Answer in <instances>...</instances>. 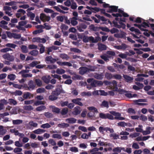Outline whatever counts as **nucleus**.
I'll list each match as a JSON object with an SVG mask.
<instances>
[{
  "mask_svg": "<svg viewBox=\"0 0 154 154\" xmlns=\"http://www.w3.org/2000/svg\"><path fill=\"white\" fill-rule=\"evenodd\" d=\"M100 29L101 30L103 31L108 32H109V29L106 27L100 26Z\"/></svg>",
  "mask_w": 154,
  "mask_h": 154,
  "instance_id": "13d9d810",
  "label": "nucleus"
},
{
  "mask_svg": "<svg viewBox=\"0 0 154 154\" xmlns=\"http://www.w3.org/2000/svg\"><path fill=\"white\" fill-rule=\"evenodd\" d=\"M5 133V130L3 129L2 126H0V135H3Z\"/></svg>",
  "mask_w": 154,
  "mask_h": 154,
  "instance_id": "4d7b16f0",
  "label": "nucleus"
},
{
  "mask_svg": "<svg viewBox=\"0 0 154 154\" xmlns=\"http://www.w3.org/2000/svg\"><path fill=\"white\" fill-rule=\"evenodd\" d=\"M128 69L129 71H132L134 72L135 70V69L134 67L130 65L128 66Z\"/></svg>",
  "mask_w": 154,
  "mask_h": 154,
  "instance_id": "680f3d73",
  "label": "nucleus"
},
{
  "mask_svg": "<svg viewBox=\"0 0 154 154\" xmlns=\"http://www.w3.org/2000/svg\"><path fill=\"white\" fill-rule=\"evenodd\" d=\"M68 111L67 108L63 109L61 111H60V113L62 115H65L67 114Z\"/></svg>",
  "mask_w": 154,
  "mask_h": 154,
  "instance_id": "c756f323",
  "label": "nucleus"
},
{
  "mask_svg": "<svg viewBox=\"0 0 154 154\" xmlns=\"http://www.w3.org/2000/svg\"><path fill=\"white\" fill-rule=\"evenodd\" d=\"M118 7L114 5H111L109 8L106 10V12L109 13H112L114 12L118 11Z\"/></svg>",
  "mask_w": 154,
  "mask_h": 154,
  "instance_id": "20e7f679",
  "label": "nucleus"
},
{
  "mask_svg": "<svg viewBox=\"0 0 154 154\" xmlns=\"http://www.w3.org/2000/svg\"><path fill=\"white\" fill-rule=\"evenodd\" d=\"M29 87H28V90H32L35 88V85L34 84L32 80L29 81L28 83Z\"/></svg>",
  "mask_w": 154,
  "mask_h": 154,
  "instance_id": "9b49d317",
  "label": "nucleus"
},
{
  "mask_svg": "<svg viewBox=\"0 0 154 154\" xmlns=\"http://www.w3.org/2000/svg\"><path fill=\"white\" fill-rule=\"evenodd\" d=\"M20 48L23 53H26L28 52V49L26 46L24 45H22L21 46Z\"/></svg>",
  "mask_w": 154,
  "mask_h": 154,
  "instance_id": "b1692460",
  "label": "nucleus"
},
{
  "mask_svg": "<svg viewBox=\"0 0 154 154\" xmlns=\"http://www.w3.org/2000/svg\"><path fill=\"white\" fill-rule=\"evenodd\" d=\"M70 150L72 152H75L78 151V148L75 146H72L70 148Z\"/></svg>",
  "mask_w": 154,
  "mask_h": 154,
  "instance_id": "6e6d98bb",
  "label": "nucleus"
},
{
  "mask_svg": "<svg viewBox=\"0 0 154 154\" xmlns=\"http://www.w3.org/2000/svg\"><path fill=\"white\" fill-rule=\"evenodd\" d=\"M72 78L73 80H75L76 79L81 80L82 78V77L81 76L77 75L75 73L72 76Z\"/></svg>",
  "mask_w": 154,
  "mask_h": 154,
  "instance_id": "a878e982",
  "label": "nucleus"
},
{
  "mask_svg": "<svg viewBox=\"0 0 154 154\" xmlns=\"http://www.w3.org/2000/svg\"><path fill=\"white\" fill-rule=\"evenodd\" d=\"M23 97L25 99H27L28 98L30 99L31 97H33V95L29 92H27L23 94Z\"/></svg>",
  "mask_w": 154,
  "mask_h": 154,
  "instance_id": "f8f14e48",
  "label": "nucleus"
},
{
  "mask_svg": "<svg viewBox=\"0 0 154 154\" xmlns=\"http://www.w3.org/2000/svg\"><path fill=\"white\" fill-rule=\"evenodd\" d=\"M101 105L107 108H109V103L107 101L105 100H103L102 102Z\"/></svg>",
  "mask_w": 154,
  "mask_h": 154,
  "instance_id": "de8ad7c7",
  "label": "nucleus"
},
{
  "mask_svg": "<svg viewBox=\"0 0 154 154\" xmlns=\"http://www.w3.org/2000/svg\"><path fill=\"white\" fill-rule=\"evenodd\" d=\"M45 102L44 101L36 100L34 103V104L35 105L37 106L40 105H44L45 104Z\"/></svg>",
  "mask_w": 154,
  "mask_h": 154,
  "instance_id": "58836bf2",
  "label": "nucleus"
},
{
  "mask_svg": "<svg viewBox=\"0 0 154 154\" xmlns=\"http://www.w3.org/2000/svg\"><path fill=\"white\" fill-rule=\"evenodd\" d=\"M8 103L11 105H15L17 104V101L12 99H9L8 100Z\"/></svg>",
  "mask_w": 154,
  "mask_h": 154,
  "instance_id": "5701e85b",
  "label": "nucleus"
},
{
  "mask_svg": "<svg viewBox=\"0 0 154 154\" xmlns=\"http://www.w3.org/2000/svg\"><path fill=\"white\" fill-rule=\"evenodd\" d=\"M27 23L26 20L21 21L18 23L19 25L18 26H22L26 25Z\"/></svg>",
  "mask_w": 154,
  "mask_h": 154,
  "instance_id": "5fc2aeb1",
  "label": "nucleus"
},
{
  "mask_svg": "<svg viewBox=\"0 0 154 154\" xmlns=\"http://www.w3.org/2000/svg\"><path fill=\"white\" fill-rule=\"evenodd\" d=\"M61 93V90L60 88H56L55 90L52 91V94L57 97Z\"/></svg>",
  "mask_w": 154,
  "mask_h": 154,
  "instance_id": "f3484780",
  "label": "nucleus"
},
{
  "mask_svg": "<svg viewBox=\"0 0 154 154\" xmlns=\"http://www.w3.org/2000/svg\"><path fill=\"white\" fill-rule=\"evenodd\" d=\"M82 99L81 98H76L72 100V102L74 104L78 105L80 106H83V104L80 101Z\"/></svg>",
  "mask_w": 154,
  "mask_h": 154,
  "instance_id": "0eeeda50",
  "label": "nucleus"
},
{
  "mask_svg": "<svg viewBox=\"0 0 154 154\" xmlns=\"http://www.w3.org/2000/svg\"><path fill=\"white\" fill-rule=\"evenodd\" d=\"M16 75L14 74H11L8 75V78L10 80L13 81L16 78Z\"/></svg>",
  "mask_w": 154,
  "mask_h": 154,
  "instance_id": "ea45409f",
  "label": "nucleus"
},
{
  "mask_svg": "<svg viewBox=\"0 0 154 154\" xmlns=\"http://www.w3.org/2000/svg\"><path fill=\"white\" fill-rule=\"evenodd\" d=\"M39 46L40 47L39 49V52L40 53L42 54L45 51V47L42 44H40L39 45Z\"/></svg>",
  "mask_w": 154,
  "mask_h": 154,
  "instance_id": "4c0bfd02",
  "label": "nucleus"
},
{
  "mask_svg": "<svg viewBox=\"0 0 154 154\" xmlns=\"http://www.w3.org/2000/svg\"><path fill=\"white\" fill-rule=\"evenodd\" d=\"M87 82L88 83H91L90 85L92 87H95L98 86H101L103 83L100 81H97L92 78L88 79Z\"/></svg>",
  "mask_w": 154,
  "mask_h": 154,
  "instance_id": "f257e3e1",
  "label": "nucleus"
},
{
  "mask_svg": "<svg viewBox=\"0 0 154 154\" xmlns=\"http://www.w3.org/2000/svg\"><path fill=\"white\" fill-rule=\"evenodd\" d=\"M148 23V22L146 23L144 21L142 22V23L141 24V26L145 28L146 27H149V26Z\"/></svg>",
  "mask_w": 154,
  "mask_h": 154,
  "instance_id": "bf43d9fd",
  "label": "nucleus"
},
{
  "mask_svg": "<svg viewBox=\"0 0 154 154\" xmlns=\"http://www.w3.org/2000/svg\"><path fill=\"white\" fill-rule=\"evenodd\" d=\"M86 8L91 11L93 13H95L96 12H98L100 11V8L96 7L93 8L89 6H87Z\"/></svg>",
  "mask_w": 154,
  "mask_h": 154,
  "instance_id": "1a4fd4ad",
  "label": "nucleus"
},
{
  "mask_svg": "<svg viewBox=\"0 0 154 154\" xmlns=\"http://www.w3.org/2000/svg\"><path fill=\"white\" fill-rule=\"evenodd\" d=\"M23 94L22 91L20 90H16L15 92L12 93V94L15 96H20Z\"/></svg>",
  "mask_w": 154,
  "mask_h": 154,
  "instance_id": "c9c22d12",
  "label": "nucleus"
},
{
  "mask_svg": "<svg viewBox=\"0 0 154 154\" xmlns=\"http://www.w3.org/2000/svg\"><path fill=\"white\" fill-rule=\"evenodd\" d=\"M5 46L11 48H15L17 46L15 44L9 43L7 44Z\"/></svg>",
  "mask_w": 154,
  "mask_h": 154,
  "instance_id": "a18cd8bd",
  "label": "nucleus"
},
{
  "mask_svg": "<svg viewBox=\"0 0 154 154\" xmlns=\"http://www.w3.org/2000/svg\"><path fill=\"white\" fill-rule=\"evenodd\" d=\"M27 16L30 17V19L31 20H33L35 16V14L31 12L28 13Z\"/></svg>",
  "mask_w": 154,
  "mask_h": 154,
  "instance_id": "7c9ffc66",
  "label": "nucleus"
},
{
  "mask_svg": "<svg viewBox=\"0 0 154 154\" xmlns=\"http://www.w3.org/2000/svg\"><path fill=\"white\" fill-rule=\"evenodd\" d=\"M71 51H73L75 53H80L81 52L80 50L76 48H71L70 49Z\"/></svg>",
  "mask_w": 154,
  "mask_h": 154,
  "instance_id": "72a5a7b5",
  "label": "nucleus"
},
{
  "mask_svg": "<svg viewBox=\"0 0 154 154\" xmlns=\"http://www.w3.org/2000/svg\"><path fill=\"white\" fill-rule=\"evenodd\" d=\"M110 136L112 137L114 140L117 139L119 138V135L113 133L110 134Z\"/></svg>",
  "mask_w": 154,
  "mask_h": 154,
  "instance_id": "e2e57ef3",
  "label": "nucleus"
},
{
  "mask_svg": "<svg viewBox=\"0 0 154 154\" xmlns=\"http://www.w3.org/2000/svg\"><path fill=\"white\" fill-rule=\"evenodd\" d=\"M97 45L98 49L100 51H102L106 49L107 47L104 44L101 43H98Z\"/></svg>",
  "mask_w": 154,
  "mask_h": 154,
  "instance_id": "9d476101",
  "label": "nucleus"
},
{
  "mask_svg": "<svg viewBox=\"0 0 154 154\" xmlns=\"http://www.w3.org/2000/svg\"><path fill=\"white\" fill-rule=\"evenodd\" d=\"M81 96L85 97V96H91V92H83L81 93Z\"/></svg>",
  "mask_w": 154,
  "mask_h": 154,
  "instance_id": "79ce46f5",
  "label": "nucleus"
},
{
  "mask_svg": "<svg viewBox=\"0 0 154 154\" xmlns=\"http://www.w3.org/2000/svg\"><path fill=\"white\" fill-rule=\"evenodd\" d=\"M38 51L36 50H33L31 51L29 53V54H30L34 56H36L38 54Z\"/></svg>",
  "mask_w": 154,
  "mask_h": 154,
  "instance_id": "c85d7f7f",
  "label": "nucleus"
},
{
  "mask_svg": "<svg viewBox=\"0 0 154 154\" xmlns=\"http://www.w3.org/2000/svg\"><path fill=\"white\" fill-rule=\"evenodd\" d=\"M69 124L64 123L59 124L57 125L58 127L60 128H65L69 127Z\"/></svg>",
  "mask_w": 154,
  "mask_h": 154,
  "instance_id": "aec40b11",
  "label": "nucleus"
},
{
  "mask_svg": "<svg viewBox=\"0 0 154 154\" xmlns=\"http://www.w3.org/2000/svg\"><path fill=\"white\" fill-rule=\"evenodd\" d=\"M99 117L102 119H108L112 120L114 119L113 116L112 115L109 113L105 114L103 113H100L99 114Z\"/></svg>",
  "mask_w": 154,
  "mask_h": 154,
  "instance_id": "f03ea898",
  "label": "nucleus"
},
{
  "mask_svg": "<svg viewBox=\"0 0 154 154\" xmlns=\"http://www.w3.org/2000/svg\"><path fill=\"white\" fill-rule=\"evenodd\" d=\"M78 19V18H76L75 17H72L70 18V23L73 26L76 25L78 23V22L77 21Z\"/></svg>",
  "mask_w": 154,
  "mask_h": 154,
  "instance_id": "ddd939ff",
  "label": "nucleus"
},
{
  "mask_svg": "<svg viewBox=\"0 0 154 154\" xmlns=\"http://www.w3.org/2000/svg\"><path fill=\"white\" fill-rule=\"evenodd\" d=\"M105 76L106 78L108 80L112 79L113 76V75L111 73L107 72L105 73Z\"/></svg>",
  "mask_w": 154,
  "mask_h": 154,
  "instance_id": "cd10ccee",
  "label": "nucleus"
},
{
  "mask_svg": "<svg viewBox=\"0 0 154 154\" xmlns=\"http://www.w3.org/2000/svg\"><path fill=\"white\" fill-rule=\"evenodd\" d=\"M45 61L47 63H55L56 60L55 59L53 58L51 56H48L45 58Z\"/></svg>",
  "mask_w": 154,
  "mask_h": 154,
  "instance_id": "39448f33",
  "label": "nucleus"
},
{
  "mask_svg": "<svg viewBox=\"0 0 154 154\" xmlns=\"http://www.w3.org/2000/svg\"><path fill=\"white\" fill-rule=\"evenodd\" d=\"M52 137L54 138H57L58 139H61L62 138L61 135L58 134H53L52 136Z\"/></svg>",
  "mask_w": 154,
  "mask_h": 154,
  "instance_id": "8fccbe9b",
  "label": "nucleus"
},
{
  "mask_svg": "<svg viewBox=\"0 0 154 154\" xmlns=\"http://www.w3.org/2000/svg\"><path fill=\"white\" fill-rule=\"evenodd\" d=\"M35 82L38 86L40 87L42 86V81L39 79H36Z\"/></svg>",
  "mask_w": 154,
  "mask_h": 154,
  "instance_id": "3c124183",
  "label": "nucleus"
},
{
  "mask_svg": "<svg viewBox=\"0 0 154 154\" xmlns=\"http://www.w3.org/2000/svg\"><path fill=\"white\" fill-rule=\"evenodd\" d=\"M88 68L86 67H81L79 68V73L83 75L88 72Z\"/></svg>",
  "mask_w": 154,
  "mask_h": 154,
  "instance_id": "6e6552de",
  "label": "nucleus"
},
{
  "mask_svg": "<svg viewBox=\"0 0 154 154\" xmlns=\"http://www.w3.org/2000/svg\"><path fill=\"white\" fill-rule=\"evenodd\" d=\"M89 41L91 42L92 43H97L98 40L96 39H95L92 36H90L89 37Z\"/></svg>",
  "mask_w": 154,
  "mask_h": 154,
  "instance_id": "49530a36",
  "label": "nucleus"
},
{
  "mask_svg": "<svg viewBox=\"0 0 154 154\" xmlns=\"http://www.w3.org/2000/svg\"><path fill=\"white\" fill-rule=\"evenodd\" d=\"M45 131V130L38 128L34 131L33 132L35 134H40Z\"/></svg>",
  "mask_w": 154,
  "mask_h": 154,
  "instance_id": "412c9836",
  "label": "nucleus"
},
{
  "mask_svg": "<svg viewBox=\"0 0 154 154\" xmlns=\"http://www.w3.org/2000/svg\"><path fill=\"white\" fill-rule=\"evenodd\" d=\"M44 11L46 13H51L54 12V11L48 8H45L44 9Z\"/></svg>",
  "mask_w": 154,
  "mask_h": 154,
  "instance_id": "052dcab7",
  "label": "nucleus"
},
{
  "mask_svg": "<svg viewBox=\"0 0 154 154\" xmlns=\"http://www.w3.org/2000/svg\"><path fill=\"white\" fill-rule=\"evenodd\" d=\"M90 27L91 29L94 31H98L100 29V27L95 26L93 24L90 26Z\"/></svg>",
  "mask_w": 154,
  "mask_h": 154,
  "instance_id": "393cba45",
  "label": "nucleus"
},
{
  "mask_svg": "<svg viewBox=\"0 0 154 154\" xmlns=\"http://www.w3.org/2000/svg\"><path fill=\"white\" fill-rule=\"evenodd\" d=\"M121 147H116L112 149V151L113 152H117L118 153L121 152Z\"/></svg>",
  "mask_w": 154,
  "mask_h": 154,
  "instance_id": "603ef678",
  "label": "nucleus"
},
{
  "mask_svg": "<svg viewBox=\"0 0 154 154\" xmlns=\"http://www.w3.org/2000/svg\"><path fill=\"white\" fill-rule=\"evenodd\" d=\"M10 132L11 133H14L15 135H18L19 134L18 131L15 129H11Z\"/></svg>",
  "mask_w": 154,
  "mask_h": 154,
  "instance_id": "864d4df0",
  "label": "nucleus"
},
{
  "mask_svg": "<svg viewBox=\"0 0 154 154\" xmlns=\"http://www.w3.org/2000/svg\"><path fill=\"white\" fill-rule=\"evenodd\" d=\"M57 97L55 95L52 94L50 95L49 97V99L51 101H54L56 100L57 99Z\"/></svg>",
  "mask_w": 154,
  "mask_h": 154,
  "instance_id": "a19ab883",
  "label": "nucleus"
},
{
  "mask_svg": "<svg viewBox=\"0 0 154 154\" xmlns=\"http://www.w3.org/2000/svg\"><path fill=\"white\" fill-rule=\"evenodd\" d=\"M88 109L89 110L94 111L93 112H94L98 113V112L97 109V108L91 106L88 108Z\"/></svg>",
  "mask_w": 154,
  "mask_h": 154,
  "instance_id": "09e8293b",
  "label": "nucleus"
},
{
  "mask_svg": "<svg viewBox=\"0 0 154 154\" xmlns=\"http://www.w3.org/2000/svg\"><path fill=\"white\" fill-rule=\"evenodd\" d=\"M66 121L69 124L75 123L76 122V119L73 118H70L66 119Z\"/></svg>",
  "mask_w": 154,
  "mask_h": 154,
  "instance_id": "6ab92c4d",
  "label": "nucleus"
},
{
  "mask_svg": "<svg viewBox=\"0 0 154 154\" xmlns=\"http://www.w3.org/2000/svg\"><path fill=\"white\" fill-rule=\"evenodd\" d=\"M60 63L59 65L61 66H71L72 64L69 62H58V63Z\"/></svg>",
  "mask_w": 154,
  "mask_h": 154,
  "instance_id": "4be33fe9",
  "label": "nucleus"
},
{
  "mask_svg": "<svg viewBox=\"0 0 154 154\" xmlns=\"http://www.w3.org/2000/svg\"><path fill=\"white\" fill-rule=\"evenodd\" d=\"M94 77L97 79H102L103 78V75L102 73L99 74L97 73H95L94 75Z\"/></svg>",
  "mask_w": 154,
  "mask_h": 154,
  "instance_id": "a211bd4d",
  "label": "nucleus"
},
{
  "mask_svg": "<svg viewBox=\"0 0 154 154\" xmlns=\"http://www.w3.org/2000/svg\"><path fill=\"white\" fill-rule=\"evenodd\" d=\"M51 79V77L49 75H48L47 76H44L42 78V80L46 84H48L49 83Z\"/></svg>",
  "mask_w": 154,
  "mask_h": 154,
  "instance_id": "4468645a",
  "label": "nucleus"
},
{
  "mask_svg": "<svg viewBox=\"0 0 154 154\" xmlns=\"http://www.w3.org/2000/svg\"><path fill=\"white\" fill-rule=\"evenodd\" d=\"M22 151V149L21 148L17 147L15 148L14 150V152L15 153H17L21 152Z\"/></svg>",
  "mask_w": 154,
  "mask_h": 154,
  "instance_id": "0e129e2a",
  "label": "nucleus"
},
{
  "mask_svg": "<svg viewBox=\"0 0 154 154\" xmlns=\"http://www.w3.org/2000/svg\"><path fill=\"white\" fill-rule=\"evenodd\" d=\"M50 108L52 109V111L53 112L57 114L60 113V109L58 108L53 106H51Z\"/></svg>",
  "mask_w": 154,
  "mask_h": 154,
  "instance_id": "2eb2a0df",
  "label": "nucleus"
},
{
  "mask_svg": "<svg viewBox=\"0 0 154 154\" xmlns=\"http://www.w3.org/2000/svg\"><path fill=\"white\" fill-rule=\"evenodd\" d=\"M38 62L37 61H34L29 63V66L31 67H34L35 66H36Z\"/></svg>",
  "mask_w": 154,
  "mask_h": 154,
  "instance_id": "338daca9",
  "label": "nucleus"
},
{
  "mask_svg": "<svg viewBox=\"0 0 154 154\" xmlns=\"http://www.w3.org/2000/svg\"><path fill=\"white\" fill-rule=\"evenodd\" d=\"M51 127V125L48 123L42 124L41 126V127L43 128H48Z\"/></svg>",
  "mask_w": 154,
  "mask_h": 154,
  "instance_id": "c03bdc74",
  "label": "nucleus"
},
{
  "mask_svg": "<svg viewBox=\"0 0 154 154\" xmlns=\"http://www.w3.org/2000/svg\"><path fill=\"white\" fill-rule=\"evenodd\" d=\"M46 108L45 106L44 105H41L36 108V110L38 111H41L44 110Z\"/></svg>",
  "mask_w": 154,
  "mask_h": 154,
  "instance_id": "2f4dec72",
  "label": "nucleus"
},
{
  "mask_svg": "<svg viewBox=\"0 0 154 154\" xmlns=\"http://www.w3.org/2000/svg\"><path fill=\"white\" fill-rule=\"evenodd\" d=\"M65 72V70L62 69H58L56 70V73L59 74H62L64 73Z\"/></svg>",
  "mask_w": 154,
  "mask_h": 154,
  "instance_id": "37998d69",
  "label": "nucleus"
},
{
  "mask_svg": "<svg viewBox=\"0 0 154 154\" xmlns=\"http://www.w3.org/2000/svg\"><path fill=\"white\" fill-rule=\"evenodd\" d=\"M151 129V128L149 127H148L146 128V130L144 131L143 132V135H147L149 134L150 133V130Z\"/></svg>",
  "mask_w": 154,
  "mask_h": 154,
  "instance_id": "f704fd0d",
  "label": "nucleus"
},
{
  "mask_svg": "<svg viewBox=\"0 0 154 154\" xmlns=\"http://www.w3.org/2000/svg\"><path fill=\"white\" fill-rule=\"evenodd\" d=\"M78 129L85 132L87 131L86 128L84 126H80L78 127Z\"/></svg>",
  "mask_w": 154,
  "mask_h": 154,
  "instance_id": "774afa93",
  "label": "nucleus"
},
{
  "mask_svg": "<svg viewBox=\"0 0 154 154\" xmlns=\"http://www.w3.org/2000/svg\"><path fill=\"white\" fill-rule=\"evenodd\" d=\"M2 57L5 59L11 62L13 61L14 59V56L11 55L8 53H6L2 56Z\"/></svg>",
  "mask_w": 154,
  "mask_h": 154,
  "instance_id": "7ed1b4c3",
  "label": "nucleus"
},
{
  "mask_svg": "<svg viewBox=\"0 0 154 154\" xmlns=\"http://www.w3.org/2000/svg\"><path fill=\"white\" fill-rule=\"evenodd\" d=\"M44 115L47 118H50L53 117V115L52 114L49 112H45L44 113Z\"/></svg>",
  "mask_w": 154,
  "mask_h": 154,
  "instance_id": "e433bc0d",
  "label": "nucleus"
},
{
  "mask_svg": "<svg viewBox=\"0 0 154 154\" xmlns=\"http://www.w3.org/2000/svg\"><path fill=\"white\" fill-rule=\"evenodd\" d=\"M81 112V108L78 106L75 107L74 109V110L72 112V114L75 116H77Z\"/></svg>",
  "mask_w": 154,
  "mask_h": 154,
  "instance_id": "423d86ee",
  "label": "nucleus"
},
{
  "mask_svg": "<svg viewBox=\"0 0 154 154\" xmlns=\"http://www.w3.org/2000/svg\"><path fill=\"white\" fill-rule=\"evenodd\" d=\"M82 41L84 42L87 43L89 41V37L84 35L82 38Z\"/></svg>",
  "mask_w": 154,
  "mask_h": 154,
  "instance_id": "69168bd1",
  "label": "nucleus"
},
{
  "mask_svg": "<svg viewBox=\"0 0 154 154\" xmlns=\"http://www.w3.org/2000/svg\"><path fill=\"white\" fill-rule=\"evenodd\" d=\"M12 123L14 125H19L22 124L23 123V121L21 120L17 119L16 120H13Z\"/></svg>",
  "mask_w": 154,
  "mask_h": 154,
  "instance_id": "bb28decb",
  "label": "nucleus"
},
{
  "mask_svg": "<svg viewBox=\"0 0 154 154\" xmlns=\"http://www.w3.org/2000/svg\"><path fill=\"white\" fill-rule=\"evenodd\" d=\"M123 77L125 79V81L127 82H130L133 79V77L126 75H123Z\"/></svg>",
  "mask_w": 154,
  "mask_h": 154,
  "instance_id": "dca6fc26",
  "label": "nucleus"
},
{
  "mask_svg": "<svg viewBox=\"0 0 154 154\" xmlns=\"http://www.w3.org/2000/svg\"><path fill=\"white\" fill-rule=\"evenodd\" d=\"M23 109H24L30 111L33 109V107L30 105L29 106H23Z\"/></svg>",
  "mask_w": 154,
  "mask_h": 154,
  "instance_id": "473e14b6",
  "label": "nucleus"
}]
</instances>
